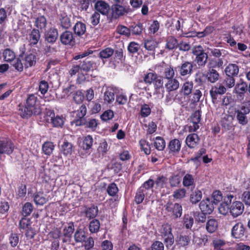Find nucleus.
Segmentation results:
<instances>
[{"mask_svg": "<svg viewBox=\"0 0 250 250\" xmlns=\"http://www.w3.org/2000/svg\"><path fill=\"white\" fill-rule=\"evenodd\" d=\"M146 192L140 187L138 188L136 192L134 201L137 205L141 204L145 197Z\"/></svg>", "mask_w": 250, "mask_h": 250, "instance_id": "79ce46f5", "label": "nucleus"}, {"mask_svg": "<svg viewBox=\"0 0 250 250\" xmlns=\"http://www.w3.org/2000/svg\"><path fill=\"white\" fill-rule=\"evenodd\" d=\"M14 145L8 138H2L0 140V153L11 154L14 149Z\"/></svg>", "mask_w": 250, "mask_h": 250, "instance_id": "0eeeda50", "label": "nucleus"}, {"mask_svg": "<svg viewBox=\"0 0 250 250\" xmlns=\"http://www.w3.org/2000/svg\"><path fill=\"white\" fill-rule=\"evenodd\" d=\"M93 140L92 137L88 135L85 136L83 141L82 147L84 150H89L93 145Z\"/></svg>", "mask_w": 250, "mask_h": 250, "instance_id": "680f3d73", "label": "nucleus"}, {"mask_svg": "<svg viewBox=\"0 0 250 250\" xmlns=\"http://www.w3.org/2000/svg\"><path fill=\"white\" fill-rule=\"evenodd\" d=\"M233 120L232 116L225 114L221 120V125L222 127L226 130H230L233 126L232 124Z\"/></svg>", "mask_w": 250, "mask_h": 250, "instance_id": "393cba45", "label": "nucleus"}, {"mask_svg": "<svg viewBox=\"0 0 250 250\" xmlns=\"http://www.w3.org/2000/svg\"><path fill=\"white\" fill-rule=\"evenodd\" d=\"M234 198V196L231 194H228L227 196L224 199L223 202L218 208L219 212L220 214L224 215H226L228 211H230V204H231L232 200Z\"/></svg>", "mask_w": 250, "mask_h": 250, "instance_id": "ddd939ff", "label": "nucleus"}, {"mask_svg": "<svg viewBox=\"0 0 250 250\" xmlns=\"http://www.w3.org/2000/svg\"><path fill=\"white\" fill-rule=\"evenodd\" d=\"M207 81L210 83H215L217 82L220 78V74L217 69L208 68V70L205 73Z\"/></svg>", "mask_w": 250, "mask_h": 250, "instance_id": "412c9836", "label": "nucleus"}, {"mask_svg": "<svg viewBox=\"0 0 250 250\" xmlns=\"http://www.w3.org/2000/svg\"><path fill=\"white\" fill-rule=\"evenodd\" d=\"M87 113V108L85 104H82L79 108L73 112L74 120L71 122V125L75 126H83L85 124L84 116Z\"/></svg>", "mask_w": 250, "mask_h": 250, "instance_id": "7ed1b4c3", "label": "nucleus"}, {"mask_svg": "<svg viewBox=\"0 0 250 250\" xmlns=\"http://www.w3.org/2000/svg\"><path fill=\"white\" fill-rule=\"evenodd\" d=\"M114 52V49L110 47H107L100 52L99 57L102 60L108 59L113 55Z\"/></svg>", "mask_w": 250, "mask_h": 250, "instance_id": "bf43d9fd", "label": "nucleus"}, {"mask_svg": "<svg viewBox=\"0 0 250 250\" xmlns=\"http://www.w3.org/2000/svg\"><path fill=\"white\" fill-rule=\"evenodd\" d=\"M226 244L225 241L220 239H216L212 241V245L214 250H224V247Z\"/></svg>", "mask_w": 250, "mask_h": 250, "instance_id": "774afa93", "label": "nucleus"}, {"mask_svg": "<svg viewBox=\"0 0 250 250\" xmlns=\"http://www.w3.org/2000/svg\"><path fill=\"white\" fill-rule=\"evenodd\" d=\"M142 151L148 155L151 153V147L149 142L145 139H141L139 142Z\"/></svg>", "mask_w": 250, "mask_h": 250, "instance_id": "3c124183", "label": "nucleus"}, {"mask_svg": "<svg viewBox=\"0 0 250 250\" xmlns=\"http://www.w3.org/2000/svg\"><path fill=\"white\" fill-rule=\"evenodd\" d=\"M202 192L199 189H196L190 196V201L194 204L199 202L202 199Z\"/></svg>", "mask_w": 250, "mask_h": 250, "instance_id": "4d7b16f0", "label": "nucleus"}, {"mask_svg": "<svg viewBox=\"0 0 250 250\" xmlns=\"http://www.w3.org/2000/svg\"><path fill=\"white\" fill-rule=\"evenodd\" d=\"M163 77L164 78L169 80L174 78L175 71L173 67L171 65L166 64L162 67Z\"/></svg>", "mask_w": 250, "mask_h": 250, "instance_id": "cd10ccee", "label": "nucleus"}, {"mask_svg": "<svg viewBox=\"0 0 250 250\" xmlns=\"http://www.w3.org/2000/svg\"><path fill=\"white\" fill-rule=\"evenodd\" d=\"M60 40L61 43L65 45L74 46L76 43L75 38L72 32L66 30L62 32L60 36Z\"/></svg>", "mask_w": 250, "mask_h": 250, "instance_id": "9d476101", "label": "nucleus"}, {"mask_svg": "<svg viewBox=\"0 0 250 250\" xmlns=\"http://www.w3.org/2000/svg\"><path fill=\"white\" fill-rule=\"evenodd\" d=\"M114 62L115 64L122 63L125 60V56L122 49L116 50L114 52Z\"/></svg>", "mask_w": 250, "mask_h": 250, "instance_id": "8fccbe9b", "label": "nucleus"}, {"mask_svg": "<svg viewBox=\"0 0 250 250\" xmlns=\"http://www.w3.org/2000/svg\"><path fill=\"white\" fill-rule=\"evenodd\" d=\"M3 59L5 62H11L16 59L15 52L10 48H6L2 52Z\"/></svg>", "mask_w": 250, "mask_h": 250, "instance_id": "c03bdc74", "label": "nucleus"}, {"mask_svg": "<svg viewBox=\"0 0 250 250\" xmlns=\"http://www.w3.org/2000/svg\"><path fill=\"white\" fill-rule=\"evenodd\" d=\"M100 227V222L96 219H93L89 224V230L92 233H97L99 231Z\"/></svg>", "mask_w": 250, "mask_h": 250, "instance_id": "6e6d98bb", "label": "nucleus"}, {"mask_svg": "<svg viewBox=\"0 0 250 250\" xmlns=\"http://www.w3.org/2000/svg\"><path fill=\"white\" fill-rule=\"evenodd\" d=\"M74 223L70 222L68 224V226L65 227L63 230V236L68 239H70L72 237V235L74 231Z\"/></svg>", "mask_w": 250, "mask_h": 250, "instance_id": "603ef678", "label": "nucleus"}, {"mask_svg": "<svg viewBox=\"0 0 250 250\" xmlns=\"http://www.w3.org/2000/svg\"><path fill=\"white\" fill-rule=\"evenodd\" d=\"M79 64L81 66V72H88L90 70H93L94 66V63L87 59L81 62Z\"/></svg>", "mask_w": 250, "mask_h": 250, "instance_id": "37998d69", "label": "nucleus"}, {"mask_svg": "<svg viewBox=\"0 0 250 250\" xmlns=\"http://www.w3.org/2000/svg\"><path fill=\"white\" fill-rule=\"evenodd\" d=\"M98 211L97 206L92 205L90 207L86 208L84 212L86 218L94 219L98 215Z\"/></svg>", "mask_w": 250, "mask_h": 250, "instance_id": "e433bc0d", "label": "nucleus"}, {"mask_svg": "<svg viewBox=\"0 0 250 250\" xmlns=\"http://www.w3.org/2000/svg\"><path fill=\"white\" fill-rule=\"evenodd\" d=\"M199 208L202 211H204L208 214H211L214 208V204L212 200L209 198H207L203 200L199 204Z\"/></svg>", "mask_w": 250, "mask_h": 250, "instance_id": "dca6fc26", "label": "nucleus"}, {"mask_svg": "<svg viewBox=\"0 0 250 250\" xmlns=\"http://www.w3.org/2000/svg\"><path fill=\"white\" fill-rule=\"evenodd\" d=\"M244 210V204L240 201H234L230 204V213L234 217H236L242 214Z\"/></svg>", "mask_w": 250, "mask_h": 250, "instance_id": "4468645a", "label": "nucleus"}, {"mask_svg": "<svg viewBox=\"0 0 250 250\" xmlns=\"http://www.w3.org/2000/svg\"><path fill=\"white\" fill-rule=\"evenodd\" d=\"M53 116L51 117V123L54 127H62L64 124L65 118L62 116L57 115L55 116V114L53 112L50 111V116L51 115Z\"/></svg>", "mask_w": 250, "mask_h": 250, "instance_id": "c9c22d12", "label": "nucleus"}, {"mask_svg": "<svg viewBox=\"0 0 250 250\" xmlns=\"http://www.w3.org/2000/svg\"><path fill=\"white\" fill-rule=\"evenodd\" d=\"M116 32L121 35L128 37L130 35V29L125 26L119 25L117 27Z\"/></svg>", "mask_w": 250, "mask_h": 250, "instance_id": "69168bd1", "label": "nucleus"}, {"mask_svg": "<svg viewBox=\"0 0 250 250\" xmlns=\"http://www.w3.org/2000/svg\"><path fill=\"white\" fill-rule=\"evenodd\" d=\"M34 202L36 205L43 206L46 204L48 199L43 192L37 191L33 195Z\"/></svg>", "mask_w": 250, "mask_h": 250, "instance_id": "b1692460", "label": "nucleus"}, {"mask_svg": "<svg viewBox=\"0 0 250 250\" xmlns=\"http://www.w3.org/2000/svg\"><path fill=\"white\" fill-rule=\"evenodd\" d=\"M94 8L96 12L104 16H107L108 14L110 9L108 3L102 0L96 2Z\"/></svg>", "mask_w": 250, "mask_h": 250, "instance_id": "6ab92c4d", "label": "nucleus"}, {"mask_svg": "<svg viewBox=\"0 0 250 250\" xmlns=\"http://www.w3.org/2000/svg\"><path fill=\"white\" fill-rule=\"evenodd\" d=\"M179 43L177 40L173 36H169L167 40L166 47L169 50L176 49L178 47Z\"/></svg>", "mask_w": 250, "mask_h": 250, "instance_id": "5fc2aeb1", "label": "nucleus"}, {"mask_svg": "<svg viewBox=\"0 0 250 250\" xmlns=\"http://www.w3.org/2000/svg\"><path fill=\"white\" fill-rule=\"evenodd\" d=\"M58 30L55 27L49 28L44 34L45 41L50 43H55L58 39Z\"/></svg>", "mask_w": 250, "mask_h": 250, "instance_id": "a211bd4d", "label": "nucleus"}, {"mask_svg": "<svg viewBox=\"0 0 250 250\" xmlns=\"http://www.w3.org/2000/svg\"><path fill=\"white\" fill-rule=\"evenodd\" d=\"M41 38V33L38 29H33L29 35V42L31 46L36 45Z\"/></svg>", "mask_w": 250, "mask_h": 250, "instance_id": "bb28decb", "label": "nucleus"}, {"mask_svg": "<svg viewBox=\"0 0 250 250\" xmlns=\"http://www.w3.org/2000/svg\"><path fill=\"white\" fill-rule=\"evenodd\" d=\"M241 109L242 110H244V113H243L241 111L238 110L237 112L236 118L240 124L242 125H245L248 123V120L246 114L250 112V109L247 108L246 109L245 107L243 106Z\"/></svg>", "mask_w": 250, "mask_h": 250, "instance_id": "2f4dec72", "label": "nucleus"}, {"mask_svg": "<svg viewBox=\"0 0 250 250\" xmlns=\"http://www.w3.org/2000/svg\"><path fill=\"white\" fill-rule=\"evenodd\" d=\"M158 43L155 40L151 39L144 41V47L146 50L150 51V55L155 56V49Z\"/></svg>", "mask_w": 250, "mask_h": 250, "instance_id": "7c9ffc66", "label": "nucleus"}, {"mask_svg": "<svg viewBox=\"0 0 250 250\" xmlns=\"http://www.w3.org/2000/svg\"><path fill=\"white\" fill-rule=\"evenodd\" d=\"M140 49V44L135 42H130L127 46V50L128 52L132 54H134L135 53L140 54V53H138Z\"/></svg>", "mask_w": 250, "mask_h": 250, "instance_id": "338daca9", "label": "nucleus"}, {"mask_svg": "<svg viewBox=\"0 0 250 250\" xmlns=\"http://www.w3.org/2000/svg\"><path fill=\"white\" fill-rule=\"evenodd\" d=\"M73 151V145L64 141L61 146V152L65 156L71 155Z\"/></svg>", "mask_w": 250, "mask_h": 250, "instance_id": "de8ad7c7", "label": "nucleus"}, {"mask_svg": "<svg viewBox=\"0 0 250 250\" xmlns=\"http://www.w3.org/2000/svg\"><path fill=\"white\" fill-rule=\"evenodd\" d=\"M47 24L46 19L44 16H40L36 19L35 25L41 30L44 29Z\"/></svg>", "mask_w": 250, "mask_h": 250, "instance_id": "052dcab7", "label": "nucleus"}, {"mask_svg": "<svg viewBox=\"0 0 250 250\" xmlns=\"http://www.w3.org/2000/svg\"><path fill=\"white\" fill-rule=\"evenodd\" d=\"M246 228L242 222L236 223L232 227L231 234L235 239H242L244 236Z\"/></svg>", "mask_w": 250, "mask_h": 250, "instance_id": "f8f14e48", "label": "nucleus"}, {"mask_svg": "<svg viewBox=\"0 0 250 250\" xmlns=\"http://www.w3.org/2000/svg\"><path fill=\"white\" fill-rule=\"evenodd\" d=\"M153 145L155 148L159 151H163L166 147V141L164 138L157 136L153 139Z\"/></svg>", "mask_w": 250, "mask_h": 250, "instance_id": "a19ab883", "label": "nucleus"}, {"mask_svg": "<svg viewBox=\"0 0 250 250\" xmlns=\"http://www.w3.org/2000/svg\"><path fill=\"white\" fill-rule=\"evenodd\" d=\"M196 64L193 62L184 61L176 67L180 75L182 77H189L193 72Z\"/></svg>", "mask_w": 250, "mask_h": 250, "instance_id": "39448f33", "label": "nucleus"}, {"mask_svg": "<svg viewBox=\"0 0 250 250\" xmlns=\"http://www.w3.org/2000/svg\"><path fill=\"white\" fill-rule=\"evenodd\" d=\"M167 92L174 91L178 89L179 82L176 78L167 80L165 84Z\"/></svg>", "mask_w": 250, "mask_h": 250, "instance_id": "c756f323", "label": "nucleus"}, {"mask_svg": "<svg viewBox=\"0 0 250 250\" xmlns=\"http://www.w3.org/2000/svg\"><path fill=\"white\" fill-rule=\"evenodd\" d=\"M165 208L174 219L180 218L182 215V207L178 203H167L165 206Z\"/></svg>", "mask_w": 250, "mask_h": 250, "instance_id": "6e6552de", "label": "nucleus"}, {"mask_svg": "<svg viewBox=\"0 0 250 250\" xmlns=\"http://www.w3.org/2000/svg\"><path fill=\"white\" fill-rule=\"evenodd\" d=\"M239 71V66L235 63H229L225 69L226 76L237 77Z\"/></svg>", "mask_w": 250, "mask_h": 250, "instance_id": "a878e982", "label": "nucleus"}, {"mask_svg": "<svg viewBox=\"0 0 250 250\" xmlns=\"http://www.w3.org/2000/svg\"><path fill=\"white\" fill-rule=\"evenodd\" d=\"M130 32H132V34L135 35H141L143 31L144 30L143 24L140 22L137 23H133L130 26Z\"/></svg>", "mask_w": 250, "mask_h": 250, "instance_id": "09e8293b", "label": "nucleus"}, {"mask_svg": "<svg viewBox=\"0 0 250 250\" xmlns=\"http://www.w3.org/2000/svg\"><path fill=\"white\" fill-rule=\"evenodd\" d=\"M55 146L51 142H46L43 143L42 146L43 152L47 155H50L54 149Z\"/></svg>", "mask_w": 250, "mask_h": 250, "instance_id": "13d9d810", "label": "nucleus"}, {"mask_svg": "<svg viewBox=\"0 0 250 250\" xmlns=\"http://www.w3.org/2000/svg\"><path fill=\"white\" fill-rule=\"evenodd\" d=\"M129 10V6L124 2V0H113L108 18L111 21L117 20L127 14Z\"/></svg>", "mask_w": 250, "mask_h": 250, "instance_id": "f257e3e1", "label": "nucleus"}, {"mask_svg": "<svg viewBox=\"0 0 250 250\" xmlns=\"http://www.w3.org/2000/svg\"><path fill=\"white\" fill-rule=\"evenodd\" d=\"M106 192L110 196L115 197L119 192L117 184L114 182L109 184L107 187Z\"/></svg>", "mask_w": 250, "mask_h": 250, "instance_id": "864d4df0", "label": "nucleus"}, {"mask_svg": "<svg viewBox=\"0 0 250 250\" xmlns=\"http://www.w3.org/2000/svg\"><path fill=\"white\" fill-rule=\"evenodd\" d=\"M182 142L178 139L174 138L171 140L167 145L168 153L173 156L178 155L181 149Z\"/></svg>", "mask_w": 250, "mask_h": 250, "instance_id": "1a4fd4ad", "label": "nucleus"}, {"mask_svg": "<svg viewBox=\"0 0 250 250\" xmlns=\"http://www.w3.org/2000/svg\"><path fill=\"white\" fill-rule=\"evenodd\" d=\"M58 18L62 28L68 29L71 27V15L68 16L66 12L62 11L58 15Z\"/></svg>", "mask_w": 250, "mask_h": 250, "instance_id": "f3484780", "label": "nucleus"}, {"mask_svg": "<svg viewBox=\"0 0 250 250\" xmlns=\"http://www.w3.org/2000/svg\"><path fill=\"white\" fill-rule=\"evenodd\" d=\"M18 110L21 117L24 119H28L33 114L34 115V111L31 109H29L25 104H20L18 106Z\"/></svg>", "mask_w": 250, "mask_h": 250, "instance_id": "5701e85b", "label": "nucleus"}, {"mask_svg": "<svg viewBox=\"0 0 250 250\" xmlns=\"http://www.w3.org/2000/svg\"><path fill=\"white\" fill-rule=\"evenodd\" d=\"M19 57L24 61L25 68H28L35 65L37 61L36 56L32 53H24L22 52Z\"/></svg>", "mask_w": 250, "mask_h": 250, "instance_id": "2eb2a0df", "label": "nucleus"}, {"mask_svg": "<svg viewBox=\"0 0 250 250\" xmlns=\"http://www.w3.org/2000/svg\"><path fill=\"white\" fill-rule=\"evenodd\" d=\"M190 233L182 232L178 235L175 240L176 244L179 247L187 246L190 241Z\"/></svg>", "mask_w": 250, "mask_h": 250, "instance_id": "aec40b11", "label": "nucleus"}, {"mask_svg": "<svg viewBox=\"0 0 250 250\" xmlns=\"http://www.w3.org/2000/svg\"><path fill=\"white\" fill-rule=\"evenodd\" d=\"M206 229L209 233L214 232L218 228V222L214 218L209 219L206 224Z\"/></svg>", "mask_w": 250, "mask_h": 250, "instance_id": "49530a36", "label": "nucleus"}, {"mask_svg": "<svg viewBox=\"0 0 250 250\" xmlns=\"http://www.w3.org/2000/svg\"><path fill=\"white\" fill-rule=\"evenodd\" d=\"M193 83L192 81H186L183 83L181 89V92L184 96H188L189 94H191L193 90Z\"/></svg>", "mask_w": 250, "mask_h": 250, "instance_id": "4c0bfd02", "label": "nucleus"}, {"mask_svg": "<svg viewBox=\"0 0 250 250\" xmlns=\"http://www.w3.org/2000/svg\"><path fill=\"white\" fill-rule=\"evenodd\" d=\"M226 91V88L222 84L212 86L209 90V94L213 104H217L221 99V95L225 94Z\"/></svg>", "mask_w": 250, "mask_h": 250, "instance_id": "423d86ee", "label": "nucleus"}, {"mask_svg": "<svg viewBox=\"0 0 250 250\" xmlns=\"http://www.w3.org/2000/svg\"><path fill=\"white\" fill-rule=\"evenodd\" d=\"M235 90L238 96L243 99L244 94L248 90L247 83L244 82L237 83L235 87Z\"/></svg>", "mask_w": 250, "mask_h": 250, "instance_id": "f704fd0d", "label": "nucleus"}, {"mask_svg": "<svg viewBox=\"0 0 250 250\" xmlns=\"http://www.w3.org/2000/svg\"><path fill=\"white\" fill-rule=\"evenodd\" d=\"M192 53L195 56L194 62L198 65V68L204 67L207 63L208 57L203 47L201 45L194 46Z\"/></svg>", "mask_w": 250, "mask_h": 250, "instance_id": "f03ea898", "label": "nucleus"}, {"mask_svg": "<svg viewBox=\"0 0 250 250\" xmlns=\"http://www.w3.org/2000/svg\"><path fill=\"white\" fill-rule=\"evenodd\" d=\"M183 184L186 187L194 186V179L193 176L190 174H186L183 177Z\"/></svg>", "mask_w": 250, "mask_h": 250, "instance_id": "e2e57ef3", "label": "nucleus"}, {"mask_svg": "<svg viewBox=\"0 0 250 250\" xmlns=\"http://www.w3.org/2000/svg\"><path fill=\"white\" fill-rule=\"evenodd\" d=\"M115 99V91L113 88L108 87L104 93V103L110 104Z\"/></svg>", "mask_w": 250, "mask_h": 250, "instance_id": "ea45409f", "label": "nucleus"}, {"mask_svg": "<svg viewBox=\"0 0 250 250\" xmlns=\"http://www.w3.org/2000/svg\"><path fill=\"white\" fill-rule=\"evenodd\" d=\"M33 209V205L29 202L25 203L22 207V215L26 217L30 215Z\"/></svg>", "mask_w": 250, "mask_h": 250, "instance_id": "0e129e2a", "label": "nucleus"}, {"mask_svg": "<svg viewBox=\"0 0 250 250\" xmlns=\"http://www.w3.org/2000/svg\"><path fill=\"white\" fill-rule=\"evenodd\" d=\"M38 98L34 94H30L27 98L25 104L29 109H31L34 111V115H39L42 113L41 108L37 107L36 103Z\"/></svg>", "mask_w": 250, "mask_h": 250, "instance_id": "9b49d317", "label": "nucleus"}, {"mask_svg": "<svg viewBox=\"0 0 250 250\" xmlns=\"http://www.w3.org/2000/svg\"><path fill=\"white\" fill-rule=\"evenodd\" d=\"M86 29V25L82 21H79L75 24L73 30L76 36L81 37L85 34Z\"/></svg>", "mask_w": 250, "mask_h": 250, "instance_id": "c85d7f7f", "label": "nucleus"}, {"mask_svg": "<svg viewBox=\"0 0 250 250\" xmlns=\"http://www.w3.org/2000/svg\"><path fill=\"white\" fill-rule=\"evenodd\" d=\"M167 178L164 175H159L157 177L154 182L155 189L161 191L162 189L166 188L167 184Z\"/></svg>", "mask_w": 250, "mask_h": 250, "instance_id": "473e14b6", "label": "nucleus"}, {"mask_svg": "<svg viewBox=\"0 0 250 250\" xmlns=\"http://www.w3.org/2000/svg\"><path fill=\"white\" fill-rule=\"evenodd\" d=\"M74 240L77 243H83L86 238V232L82 229H78L74 233Z\"/></svg>", "mask_w": 250, "mask_h": 250, "instance_id": "a18cd8bd", "label": "nucleus"}, {"mask_svg": "<svg viewBox=\"0 0 250 250\" xmlns=\"http://www.w3.org/2000/svg\"><path fill=\"white\" fill-rule=\"evenodd\" d=\"M199 141L198 135L196 133H191L187 136L185 143L189 148L193 149L199 144Z\"/></svg>", "mask_w": 250, "mask_h": 250, "instance_id": "4be33fe9", "label": "nucleus"}, {"mask_svg": "<svg viewBox=\"0 0 250 250\" xmlns=\"http://www.w3.org/2000/svg\"><path fill=\"white\" fill-rule=\"evenodd\" d=\"M160 232L162 237L164 238V242L167 248L171 247L174 242L171 225L168 223L163 224L160 230Z\"/></svg>", "mask_w": 250, "mask_h": 250, "instance_id": "20e7f679", "label": "nucleus"}, {"mask_svg": "<svg viewBox=\"0 0 250 250\" xmlns=\"http://www.w3.org/2000/svg\"><path fill=\"white\" fill-rule=\"evenodd\" d=\"M201 112L198 110L194 112L190 116L191 122L193 124V131H196L199 128V123L201 121Z\"/></svg>", "mask_w": 250, "mask_h": 250, "instance_id": "72a5a7b5", "label": "nucleus"}, {"mask_svg": "<svg viewBox=\"0 0 250 250\" xmlns=\"http://www.w3.org/2000/svg\"><path fill=\"white\" fill-rule=\"evenodd\" d=\"M224 64L223 59H211L207 65V68L217 69L222 67Z\"/></svg>", "mask_w": 250, "mask_h": 250, "instance_id": "58836bf2", "label": "nucleus"}]
</instances>
